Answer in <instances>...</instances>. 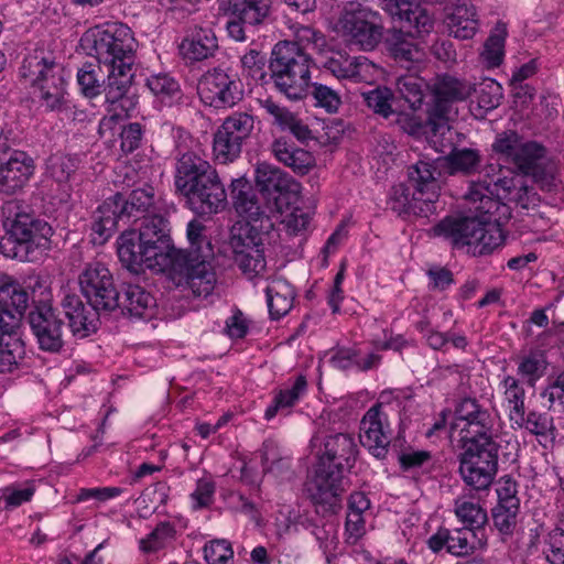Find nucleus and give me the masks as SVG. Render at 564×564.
<instances>
[{
    "label": "nucleus",
    "mask_w": 564,
    "mask_h": 564,
    "mask_svg": "<svg viewBox=\"0 0 564 564\" xmlns=\"http://www.w3.org/2000/svg\"><path fill=\"white\" fill-rule=\"evenodd\" d=\"M93 50L98 63L108 72L104 88L108 115L99 123V132L102 133L127 117L132 106L127 94L133 78L135 40L129 26L112 23L93 33Z\"/></svg>",
    "instance_id": "f257e3e1"
},
{
    "label": "nucleus",
    "mask_w": 564,
    "mask_h": 564,
    "mask_svg": "<svg viewBox=\"0 0 564 564\" xmlns=\"http://www.w3.org/2000/svg\"><path fill=\"white\" fill-rule=\"evenodd\" d=\"M430 234L448 240L454 248H467V253L473 257L492 254L507 238L501 224L488 218L487 214H447Z\"/></svg>",
    "instance_id": "f03ea898"
},
{
    "label": "nucleus",
    "mask_w": 564,
    "mask_h": 564,
    "mask_svg": "<svg viewBox=\"0 0 564 564\" xmlns=\"http://www.w3.org/2000/svg\"><path fill=\"white\" fill-rule=\"evenodd\" d=\"M175 188L192 209L221 212L228 206L227 193L214 166L194 152L176 162Z\"/></svg>",
    "instance_id": "7ed1b4c3"
},
{
    "label": "nucleus",
    "mask_w": 564,
    "mask_h": 564,
    "mask_svg": "<svg viewBox=\"0 0 564 564\" xmlns=\"http://www.w3.org/2000/svg\"><path fill=\"white\" fill-rule=\"evenodd\" d=\"M314 61L310 53H303L294 44L278 42L269 61V77L275 89L288 99H304L312 88V67Z\"/></svg>",
    "instance_id": "20e7f679"
},
{
    "label": "nucleus",
    "mask_w": 564,
    "mask_h": 564,
    "mask_svg": "<svg viewBox=\"0 0 564 564\" xmlns=\"http://www.w3.org/2000/svg\"><path fill=\"white\" fill-rule=\"evenodd\" d=\"M20 76L29 85L31 94L42 107L59 110L65 102L66 70L64 66L43 50L24 57Z\"/></svg>",
    "instance_id": "39448f33"
},
{
    "label": "nucleus",
    "mask_w": 564,
    "mask_h": 564,
    "mask_svg": "<svg viewBox=\"0 0 564 564\" xmlns=\"http://www.w3.org/2000/svg\"><path fill=\"white\" fill-rule=\"evenodd\" d=\"M499 448L495 438L464 441L458 473L468 487L477 491L489 489L498 473Z\"/></svg>",
    "instance_id": "423d86ee"
},
{
    "label": "nucleus",
    "mask_w": 564,
    "mask_h": 564,
    "mask_svg": "<svg viewBox=\"0 0 564 564\" xmlns=\"http://www.w3.org/2000/svg\"><path fill=\"white\" fill-rule=\"evenodd\" d=\"M337 28L349 45L361 51L373 50L383 34L380 14L357 1L345 4Z\"/></svg>",
    "instance_id": "0eeeda50"
},
{
    "label": "nucleus",
    "mask_w": 564,
    "mask_h": 564,
    "mask_svg": "<svg viewBox=\"0 0 564 564\" xmlns=\"http://www.w3.org/2000/svg\"><path fill=\"white\" fill-rule=\"evenodd\" d=\"M431 90L433 99L427 110L425 132L443 135L449 130L448 121L453 112V105L466 100L476 89L466 80L446 75L437 77Z\"/></svg>",
    "instance_id": "6e6552de"
},
{
    "label": "nucleus",
    "mask_w": 564,
    "mask_h": 564,
    "mask_svg": "<svg viewBox=\"0 0 564 564\" xmlns=\"http://www.w3.org/2000/svg\"><path fill=\"white\" fill-rule=\"evenodd\" d=\"M208 257L198 250H187L176 259L170 280L176 288L191 292L195 297H208L218 282L216 270Z\"/></svg>",
    "instance_id": "1a4fd4ad"
},
{
    "label": "nucleus",
    "mask_w": 564,
    "mask_h": 564,
    "mask_svg": "<svg viewBox=\"0 0 564 564\" xmlns=\"http://www.w3.org/2000/svg\"><path fill=\"white\" fill-rule=\"evenodd\" d=\"M263 214H249L248 221L240 225L231 238L235 252V262L241 271L249 276H254L264 271L267 261L264 257V242L262 231L257 229V224L263 226Z\"/></svg>",
    "instance_id": "9d476101"
},
{
    "label": "nucleus",
    "mask_w": 564,
    "mask_h": 564,
    "mask_svg": "<svg viewBox=\"0 0 564 564\" xmlns=\"http://www.w3.org/2000/svg\"><path fill=\"white\" fill-rule=\"evenodd\" d=\"M316 448L317 466L344 477L356 465L359 447L356 438L349 433L322 435L316 433L312 438Z\"/></svg>",
    "instance_id": "9b49d317"
},
{
    "label": "nucleus",
    "mask_w": 564,
    "mask_h": 564,
    "mask_svg": "<svg viewBox=\"0 0 564 564\" xmlns=\"http://www.w3.org/2000/svg\"><path fill=\"white\" fill-rule=\"evenodd\" d=\"M78 284L82 294L95 311L110 313L119 307V291L105 263H87L78 275Z\"/></svg>",
    "instance_id": "f8f14e48"
},
{
    "label": "nucleus",
    "mask_w": 564,
    "mask_h": 564,
    "mask_svg": "<svg viewBox=\"0 0 564 564\" xmlns=\"http://www.w3.org/2000/svg\"><path fill=\"white\" fill-rule=\"evenodd\" d=\"M197 93L205 105L217 109L234 107L243 97L238 76L220 67L209 69L200 77Z\"/></svg>",
    "instance_id": "ddd939ff"
},
{
    "label": "nucleus",
    "mask_w": 564,
    "mask_h": 564,
    "mask_svg": "<svg viewBox=\"0 0 564 564\" xmlns=\"http://www.w3.org/2000/svg\"><path fill=\"white\" fill-rule=\"evenodd\" d=\"M9 237L25 251V259L34 249H47L53 235L52 226L36 214H8L3 220Z\"/></svg>",
    "instance_id": "4468645a"
},
{
    "label": "nucleus",
    "mask_w": 564,
    "mask_h": 564,
    "mask_svg": "<svg viewBox=\"0 0 564 564\" xmlns=\"http://www.w3.org/2000/svg\"><path fill=\"white\" fill-rule=\"evenodd\" d=\"M254 182L269 212H284L282 200L290 193H296L299 184L288 173L268 162H259Z\"/></svg>",
    "instance_id": "2eb2a0df"
},
{
    "label": "nucleus",
    "mask_w": 564,
    "mask_h": 564,
    "mask_svg": "<svg viewBox=\"0 0 564 564\" xmlns=\"http://www.w3.org/2000/svg\"><path fill=\"white\" fill-rule=\"evenodd\" d=\"M29 294L20 282L7 273H0V330L15 335L28 308Z\"/></svg>",
    "instance_id": "dca6fc26"
},
{
    "label": "nucleus",
    "mask_w": 564,
    "mask_h": 564,
    "mask_svg": "<svg viewBox=\"0 0 564 564\" xmlns=\"http://www.w3.org/2000/svg\"><path fill=\"white\" fill-rule=\"evenodd\" d=\"M29 323L39 348L57 354L64 345V323L48 304L36 305L29 314Z\"/></svg>",
    "instance_id": "f3484780"
},
{
    "label": "nucleus",
    "mask_w": 564,
    "mask_h": 564,
    "mask_svg": "<svg viewBox=\"0 0 564 564\" xmlns=\"http://www.w3.org/2000/svg\"><path fill=\"white\" fill-rule=\"evenodd\" d=\"M343 479L334 471L315 466L313 477L306 482V492L318 513L333 514L339 510Z\"/></svg>",
    "instance_id": "a211bd4d"
},
{
    "label": "nucleus",
    "mask_w": 564,
    "mask_h": 564,
    "mask_svg": "<svg viewBox=\"0 0 564 564\" xmlns=\"http://www.w3.org/2000/svg\"><path fill=\"white\" fill-rule=\"evenodd\" d=\"M513 166L525 176H531L541 188L550 191L554 186L555 165L547 159L546 149L535 142L525 141Z\"/></svg>",
    "instance_id": "6ab92c4d"
},
{
    "label": "nucleus",
    "mask_w": 564,
    "mask_h": 564,
    "mask_svg": "<svg viewBox=\"0 0 564 564\" xmlns=\"http://www.w3.org/2000/svg\"><path fill=\"white\" fill-rule=\"evenodd\" d=\"M456 419L464 422L463 441H484L495 438L496 416L488 409L479 404L476 399H463L455 410Z\"/></svg>",
    "instance_id": "aec40b11"
},
{
    "label": "nucleus",
    "mask_w": 564,
    "mask_h": 564,
    "mask_svg": "<svg viewBox=\"0 0 564 564\" xmlns=\"http://www.w3.org/2000/svg\"><path fill=\"white\" fill-rule=\"evenodd\" d=\"M427 545L434 553L446 550L452 555L466 556L475 550L484 549L487 545V538L485 533L479 535L478 531H471L470 529L449 530L440 528L429 538Z\"/></svg>",
    "instance_id": "412c9836"
},
{
    "label": "nucleus",
    "mask_w": 564,
    "mask_h": 564,
    "mask_svg": "<svg viewBox=\"0 0 564 564\" xmlns=\"http://www.w3.org/2000/svg\"><path fill=\"white\" fill-rule=\"evenodd\" d=\"M359 441L370 454L384 458L391 442L387 416L381 412V405H372L360 422Z\"/></svg>",
    "instance_id": "4be33fe9"
},
{
    "label": "nucleus",
    "mask_w": 564,
    "mask_h": 564,
    "mask_svg": "<svg viewBox=\"0 0 564 564\" xmlns=\"http://www.w3.org/2000/svg\"><path fill=\"white\" fill-rule=\"evenodd\" d=\"M33 160L23 151L0 150V192L21 189L33 174Z\"/></svg>",
    "instance_id": "5701e85b"
},
{
    "label": "nucleus",
    "mask_w": 564,
    "mask_h": 564,
    "mask_svg": "<svg viewBox=\"0 0 564 564\" xmlns=\"http://www.w3.org/2000/svg\"><path fill=\"white\" fill-rule=\"evenodd\" d=\"M61 307L68 321V327L76 338H86L98 328L99 313L89 305L87 307L78 294L67 292L61 301Z\"/></svg>",
    "instance_id": "b1692460"
},
{
    "label": "nucleus",
    "mask_w": 564,
    "mask_h": 564,
    "mask_svg": "<svg viewBox=\"0 0 564 564\" xmlns=\"http://www.w3.org/2000/svg\"><path fill=\"white\" fill-rule=\"evenodd\" d=\"M178 50L183 58L198 62L214 56L218 40L210 26L193 23L186 28Z\"/></svg>",
    "instance_id": "393cba45"
},
{
    "label": "nucleus",
    "mask_w": 564,
    "mask_h": 564,
    "mask_svg": "<svg viewBox=\"0 0 564 564\" xmlns=\"http://www.w3.org/2000/svg\"><path fill=\"white\" fill-rule=\"evenodd\" d=\"M392 14L399 18L411 36H424L434 29L433 13L417 0H395Z\"/></svg>",
    "instance_id": "a878e982"
},
{
    "label": "nucleus",
    "mask_w": 564,
    "mask_h": 564,
    "mask_svg": "<svg viewBox=\"0 0 564 564\" xmlns=\"http://www.w3.org/2000/svg\"><path fill=\"white\" fill-rule=\"evenodd\" d=\"M507 172L511 176L503 175L492 181L497 197L506 200L505 205L513 203V208H535L539 202L536 193L523 183L522 176L514 175L511 171ZM510 208H512V206H510Z\"/></svg>",
    "instance_id": "bb28decb"
},
{
    "label": "nucleus",
    "mask_w": 564,
    "mask_h": 564,
    "mask_svg": "<svg viewBox=\"0 0 564 564\" xmlns=\"http://www.w3.org/2000/svg\"><path fill=\"white\" fill-rule=\"evenodd\" d=\"M143 256H145L147 268L165 272L167 276L176 267V259L184 256L187 250L176 249L171 238L151 239L149 243L143 242Z\"/></svg>",
    "instance_id": "cd10ccee"
},
{
    "label": "nucleus",
    "mask_w": 564,
    "mask_h": 564,
    "mask_svg": "<svg viewBox=\"0 0 564 564\" xmlns=\"http://www.w3.org/2000/svg\"><path fill=\"white\" fill-rule=\"evenodd\" d=\"M446 24L456 39H471L478 31V19L474 4L469 0H457L446 14Z\"/></svg>",
    "instance_id": "c85d7f7f"
},
{
    "label": "nucleus",
    "mask_w": 564,
    "mask_h": 564,
    "mask_svg": "<svg viewBox=\"0 0 564 564\" xmlns=\"http://www.w3.org/2000/svg\"><path fill=\"white\" fill-rule=\"evenodd\" d=\"M271 153L276 161L300 175L308 173L315 165V159L311 152L297 148L286 138L275 139L271 144Z\"/></svg>",
    "instance_id": "c756f323"
},
{
    "label": "nucleus",
    "mask_w": 564,
    "mask_h": 564,
    "mask_svg": "<svg viewBox=\"0 0 564 564\" xmlns=\"http://www.w3.org/2000/svg\"><path fill=\"white\" fill-rule=\"evenodd\" d=\"M435 198L434 193L424 197L423 191L411 193L404 184H398L392 186L387 204L391 212H430L432 208L436 209V206H431Z\"/></svg>",
    "instance_id": "7c9ffc66"
},
{
    "label": "nucleus",
    "mask_w": 564,
    "mask_h": 564,
    "mask_svg": "<svg viewBox=\"0 0 564 564\" xmlns=\"http://www.w3.org/2000/svg\"><path fill=\"white\" fill-rule=\"evenodd\" d=\"M269 314L272 319H280L293 307L295 292L293 286L283 278L270 281L265 289Z\"/></svg>",
    "instance_id": "2f4dec72"
},
{
    "label": "nucleus",
    "mask_w": 564,
    "mask_h": 564,
    "mask_svg": "<svg viewBox=\"0 0 564 564\" xmlns=\"http://www.w3.org/2000/svg\"><path fill=\"white\" fill-rule=\"evenodd\" d=\"M155 307L154 297L142 286L127 284L123 288L122 297L119 296V307L122 313L130 316L145 317Z\"/></svg>",
    "instance_id": "473e14b6"
},
{
    "label": "nucleus",
    "mask_w": 564,
    "mask_h": 564,
    "mask_svg": "<svg viewBox=\"0 0 564 564\" xmlns=\"http://www.w3.org/2000/svg\"><path fill=\"white\" fill-rule=\"evenodd\" d=\"M454 513L464 524L463 528L485 533V525L488 522L486 510L476 501L458 497L454 501Z\"/></svg>",
    "instance_id": "72a5a7b5"
},
{
    "label": "nucleus",
    "mask_w": 564,
    "mask_h": 564,
    "mask_svg": "<svg viewBox=\"0 0 564 564\" xmlns=\"http://www.w3.org/2000/svg\"><path fill=\"white\" fill-rule=\"evenodd\" d=\"M230 199L235 212H260L265 208L264 204L260 202V196L246 177L231 181Z\"/></svg>",
    "instance_id": "f704fd0d"
},
{
    "label": "nucleus",
    "mask_w": 564,
    "mask_h": 564,
    "mask_svg": "<svg viewBox=\"0 0 564 564\" xmlns=\"http://www.w3.org/2000/svg\"><path fill=\"white\" fill-rule=\"evenodd\" d=\"M507 29L505 24H497L485 41L479 54L481 65L487 69L499 67L505 58V43Z\"/></svg>",
    "instance_id": "c9c22d12"
},
{
    "label": "nucleus",
    "mask_w": 564,
    "mask_h": 564,
    "mask_svg": "<svg viewBox=\"0 0 564 564\" xmlns=\"http://www.w3.org/2000/svg\"><path fill=\"white\" fill-rule=\"evenodd\" d=\"M270 8L271 0H228V11L250 25L262 23Z\"/></svg>",
    "instance_id": "e433bc0d"
},
{
    "label": "nucleus",
    "mask_w": 564,
    "mask_h": 564,
    "mask_svg": "<svg viewBox=\"0 0 564 564\" xmlns=\"http://www.w3.org/2000/svg\"><path fill=\"white\" fill-rule=\"evenodd\" d=\"M306 379L303 376L296 378L291 387L279 390L274 395L272 403L267 408L264 412L265 420L270 421L279 412L286 411L293 408L300 400V398L306 391Z\"/></svg>",
    "instance_id": "4c0bfd02"
},
{
    "label": "nucleus",
    "mask_w": 564,
    "mask_h": 564,
    "mask_svg": "<svg viewBox=\"0 0 564 564\" xmlns=\"http://www.w3.org/2000/svg\"><path fill=\"white\" fill-rule=\"evenodd\" d=\"M242 144L241 140L220 126L213 139L214 159L220 164L232 163L240 156Z\"/></svg>",
    "instance_id": "58836bf2"
},
{
    "label": "nucleus",
    "mask_w": 564,
    "mask_h": 564,
    "mask_svg": "<svg viewBox=\"0 0 564 564\" xmlns=\"http://www.w3.org/2000/svg\"><path fill=\"white\" fill-rule=\"evenodd\" d=\"M389 51L397 62L406 68L425 58L423 48L406 40L401 31L394 32L388 40Z\"/></svg>",
    "instance_id": "ea45409f"
},
{
    "label": "nucleus",
    "mask_w": 564,
    "mask_h": 564,
    "mask_svg": "<svg viewBox=\"0 0 564 564\" xmlns=\"http://www.w3.org/2000/svg\"><path fill=\"white\" fill-rule=\"evenodd\" d=\"M267 226H262L265 232L273 227V219L278 221V231L288 236H299L306 231L311 217L310 214H263Z\"/></svg>",
    "instance_id": "a19ab883"
},
{
    "label": "nucleus",
    "mask_w": 564,
    "mask_h": 564,
    "mask_svg": "<svg viewBox=\"0 0 564 564\" xmlns=\"http://www.w3.org/2000/svg\"><path fill=\"white\" fill-rule=\"evenodd\" d=\"M294 40H285L290 44H294L303 53H322L326 47V39L324 34L308 25L292 24Z\"/></svg>",
    "instance_id": "79ce46f5"
},
{
    "label": "nucleus",
    "mask_w": 564,
    "mask_h": 564,
    "mask_svg": "<svg viewBox=\"0 0 564 564\" xmlns=\"http://www.w3.org/2000/svg\"><path fill=\"white\" fill-rule=\"evenodd\" d=\"M147 86L163 105L171 106L181 99L178 83L167 74L151 75L147 78Z\"/></svg>",
    "instance_id": "37998d69"
},
{
    "label": "nucleus",
    "mask_w": 564,
    "mask_h": 564,
    "mask_svg": "<svg viewBox=\"0 0 564 564\" xmlns=\"http://www.w3.org/2000/svg\"><path fill=\"white\" fill-rule=\"evenodd\" d=\"M101 67L104 66L99 63H85L77 72V83L82 93L88 98L104 93L107 79L104 78Z\"/></svg>",
    "instance_id": "c03bdc74"
},
{
    "label": "nucleus",
    "mask_w": 564,
    "mask_h": 564,
    "mask_svg": "<svg viewBox=\"0 0 564 564\" xmlns=\"http://www.w3.org/2000/svg\"><path fill=\"white\" fill-rule=\"evenodd\" d=\"M451 174L463 173L471 174L475 173L480 163L481 155L476 149H453L451 153L445 158Z\"/></svg>",
    "instance_id": "a18cd8bd"
},
{
    "label": "nucleus",
    "mask_w": 564,
    "mask_h": 564,
    "mask_svg": "<svg viewBox=\"0 0 564 564\" xmlns=\"http://www.w3.org/2000/svg\"><path fill=\"white\" fill-rule=\"evenodd\" d=\"M511 422L516 423L519 427H523L535 436L554 437L553 417L544 412L530 411L527 415L520 413Z\"/></svg>",
    "instance_id": "49530a36"
},
{
    "label": "nucleus",
    "mask_w": 564,
    "mask_h": 564,
    "mask_svg": "<svg viewBox=\"0 0 564 564\" xmlns=\"http://www.w3.org/2000/svg\"><path fill=\"white\" fill-rule=\"evenodd\" d=\"M426 88L425 80L414 74H406L397 79L398 91L414 110L422 106Z\"/></svg>",
    "instance_id": "de8ad7c7"
},
{
    "label": "nucleus",
    "mask_w": 564,
    "mask_h": 564,
    "mask_svg": "<svg viewBox=\"0 0 564 564\" xmlns=\"http://www.w3.org/2000/svg\"><path fill=\"white\" fill-rule=\"evenodd\" d=\"M436 173L435 162L420 160L409 167L410 180L415 183L416 192L423 191L424 197H427L431 193L437 196L435 192Z\"/></svg>",
    "instance_id": "09e8293b"
},
{
    "label": "nucleus",
    "mask_w": 564,
    "mask_h": 564,
    "mask_svg": "<svg viewBox=\"0 0 564 564\" xmlns=\"http://www.w3.org/2000/svg\"><path fill=\"white\" fill-rule=\"evenodd\" d=\"M143 241H133L127 235L120 237L118 256L122 264L131 271L138 272L142 267L147 268L145 256H143Z\"/></svg>",
    "instance_id": "8fccbe9b"
},
{
    "label": "nucleus",
    "mask_w": 564,
    "mask_h": 564,
    "mask_svg": "<svg viewBox=\"0 0 564 564\" xmlns=\"http://www.w3.org/2000/svg\"><path fill=\"white\" fill-rule=\"evenodd\" d=\"M524 142L518 132L508 130L497 134L491 149L501 160L513 164Z\"/></svg>",
    "instance_id": "3c124183"
},
{
    "label": "nucleus",
    "mask_w": 564,
    "mask_h": 564,
    "mask_svg": "<svg viewBox=\"0 0 564 564\" xmlns=\"http://www.w3.org/2000/svg\"><path fill=\"white\" fill-rule=\"evenodd\" d=\"M128 212H162L165 209L164 202L161 197L155 196L154 188L147 186L144 188L133 189L128 197H126Z\"/></svg>",
    "instance_id": "603ef678"
},
{
    "label": "nucleus",
    "mask_w": 564,
    "mask_h": 564,
    "mask_svg": "<svg viewBox=\"0 0 564 564\" xmlns=\"http://www.w3.org/2000/svg\"><path fill=\"white\" fill-rule=\"evenodd\" d=\"M170 237L169 220L162 214H145L141 218L139 240L149 243L151 239Z\"/></svg>",
    "instance_id": "864d4df0"
},
{
    "label": "nucleus",
    "mask_w": 564,
    "mask_h": 564,
    "mask_svg": "<svg viewBox=\"0 0 564 564\" xmlns=\"http://www.w3.org/2000/svg\"><path fill=\"white\" fill-rule=\"evenodd\" d=\"M520 505L497 503L491 510L495 528L502 536H511L517 527Z\"/></svg>",
    "instance_id": "5fc2aeb1"
},
{
    "label": "nucleus",
    "mask_w": 564,
    "mask_h": 564,
    "mask_svg": "<svg viewBox=\"0 0 564 564\" xmlns=\"http://www.w3.org/2000/svg\"><path fill=\"white\" fill-rule=\"evenodd\" d=\"M503 397L509 406L510 421L518 416L520 413H524V388L520 384V381L512 376H507L502 381Z\"/></svg>",
    "instance_id": "6e6d98bb"
},
{
    "label": "nucleus",
    "mask_w": 564,
    "mask_h": 564,
    "mask_svg": "<svg viewBox=\"0 0 564 564\" xmlns=\"http://www.w3.org/2000/svg\"><path fill=\"white\" fill-rule=\"evenodd\" d=\"M242 74L254 83L264 84L267 79L265 56L258 50L251 48L241 56Z\"/></svg>",
    "instance_id": "4d7b16f0"
},
{
    "label": "nucleus",
    "mask_w": 564,
    "mask_h": 564,
    "mask_svg": "<svg viewBox=\"0 0 564 564\" xmlns=\"http://www.w3.org/2000/svg\"><path fill=\"white\" fill-rule=\"evenodd\" d=\"M9 338H0V372H11L18 367V361L22 357V341L8 335Z\"/></svg>",
    "instance_id": "13d9d810"
},
{
    "label": "nucleus",
    "mask_w": 564,
    "mask_h": 564,
    "mask_svg": "<svg viewBox=\"0 0 564 564\" xmlns=\"http://www.w3.org/2000/svg\"><path fill=\"white\" fill-rule=\"evenodd\" d=\"M174 535L175 529L170 522H160L147 538L140 540V550L144 553L158 552L167 541L174 539Z\"/></svg>",
    "instance_id": "bf43d9fd"
},
{
    "label": "nucleus",
    "mask_w": 564,
    "mask_h": 564,
    "mask_svg": "<svg viewBox=\"0 0 564 564\" xmlns=\"http://www.w3.org/2000/svg\"><path fill=\"white\" fill-rule=\"evenodd\" d=\"M366 105L373 110V112L388 118L393 113L392 99L393 94L387 87H376L372 90L361 93Z\"/></svg>",
    "instance_id": "052dcab7"
},
{
    "label": "nucleus",
    "mask_w": 564,
    "mask_h": 564,
    "mask_svg": "<svg viewBox=\"0 0 564 564\" xmlns=\"http://www.w3.org/2000/svg\"><path fill=\"white\" fill-rule=\"evenodd\" d=\"M494 192L495 189H489V185H471L469 191L464 195L465 200L468 203V212H490L492 208L498 209L497 202L491 198Z\"/></svg>",
    "instance_id": "680f3d73"
},
{
    "label": "nucleus",
    "mask_w": 564,
    "mask_h": 564,
    "mask_svg": "<svg viewBox=\"0 0 564 564\" xmlns=\"http://www.w3.org/2000/svg\"><path fill=\"white\" fill-rule=\"evenodd\" d=\"M220 126L245 143L254 129V118L248 112L236 111L228 116Z\"/></svg>",
    "instance_id": "e2e57ef3"
},
{
    "label": "nucleus",
    "mask_w": 564,
    "mask_h": 564,
    "mask_svg": "<svg viewBox=\"0 0 564 564\" xmlns=\"http://www.w3.org/2000/svg\"><path fill=\"white\" fill-rule=\"evenodd\" d=\"M544 553L550 564H564V527L557 525L544 538Z\"/></svg>",
    "instance_id": "0e129e2a"
},
{
    "label": "nucleus",
    "mask_w": 564,
    "mask_h": 564,
    "mask_svg": "<svg viewBox=\"0 0 564 564\" xmlns=\"http://www.w3.org/2000/svg\"><path fill=\"white\" fill-rule=\"evenodd\" d=\"M503 97L501 85L494 79H485L478 90L477 104L485 111L497 108Z\"/></svg>",
    "instance_id": "69168bd1"
},
{
    "label": "nucleus",
    "mask_w": 564,
    "mask_h": 564,
    "mask_svg": "<svg viewBox=\"0 0 564 564\" xmlns=\"http://www.w3.org/2000/svg\"><path fill=\"white\" fill-rule=\"evenodd\" d=\"M204 558L207 564H232L234 551L226 540H215L205 545Z\"/></svg>",
    "instance_id": "338daca9"
},
{
    "label": "nucleus",
    "mask_w": 564,
    "mask_h": 564,
    "mask_svg": "<svg viewBox=\"0 0 564 564\" xmlns=\"http://www.w3.org/2000/svg\"><path fill=\"white\" fill-rule=\"evenodd\" d=\"M378 67L365 56L351 58L349 80L371 84L378 76Z\"/></svg>",
    "instance_id": "774afa93"
}]
</instances>
